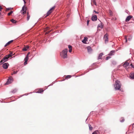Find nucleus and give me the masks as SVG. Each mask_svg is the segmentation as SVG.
<instances>
[{"mask_svg":"<svg viewBox=\"0 0 134 134\" xmlns=\"http://www.w3.org/2000/svg\"><path fill=\"white\" fill-rule=\"evenodd\" d=\"M13 81L12 77H9L7 80V81L5 84V85H7L11 83Z\"/></svg>","mask_w":134,"mask_h":134,"instance_id":"nucleus-4","label":"nucleus"},{"mask_svg":"<svg viewBox=\"0 0 134 134\" xmlns=\"http://www.w3.org/2000/svg\"><path fill=\"white\" fill-rule=\"evenodd\" d=\"M99 132L98 130H96L92 134H99Z\"/></svg>","mask_w":134,"mask_h":134,"instance_id":"nucleus-19","label":"nucleus"},{"mask_svg":"<svg viewBox=\"0 0 134 134\" xmlns=\"http://www.w3.org/2000/svg\"><path fill=\"white\" fill-rule=\"evenodd\" d=\"M27 8L25 7V5H24L22 7V10L21 11V12L23 14H25L26 13V10Z\"/></svg>","mask_w":134,"mask_h":134,"instance_id":"nucleus-5","label":"nucleus"},{"mask_svg":"<svg viewBox=\"0 0 134 134\" xmlns=\"http://www.w3.org/2000/svg\"><path fill=\"white\" fill-rule=\"evenodd\" d=\"M110 58H111V57H109H109H106L105 59H106V60H107L109 59H110Z\"/></svg>","mask_w":134,"mask_h":134,"instance_id":"nucleus-32","label":"nucleus"},{"mask_svg":"<svg viewBox=\"0 0 134 134\" xmlns=\"http://www.w3.org/2000/svg\"><path fill=\"white\" fill-rule=\"evenodd\" d=\"M109 13H110V15H112V12H111V11H109Z\"/></svg>","mask_w":134,"mask_h":134,"instance_id":"nucleus-43","label":"nucleus"},{"mask_svg":"<svg viewBox=\"0 0 134 134\" xmlns=\"http://www.w3.org/2000/svg\"><path fill=\"white\" fill-rule=\"evenodd\" d=\"M115 53V51L114 50L111 51L109 54L108 55L110 56L113 55Z\"/></svg>","mask_w":134,"mask_h":134,"instance_id":"nucleus-11","label":"nucleus"},{"mask_svg":"<svg viewBox=\"0 0 134 134\" xmlns=\"http://www.w3.org/2000/svg\"><path fill=\"white\" fill-rule=\"evenodd\" d=\"M13 74H12V75H13Z\"/></svg>","mask_w":134,"mask_h":134,"instance_id":"nucleus-49","label":"nucleus"},{"mask_svg":"<svg viewBox=\"0 0 134 134\" xmlns=\"http://www.w3.org/2000/svg\"><path fill=\"white\" fill-rule=\"evenodd\" d=\"M130 66H131V67L132 68H134V66H133V65L132 64V63H131L130 64Z\"/></svg>","mask_w":134,"mask_h":134,"instance_id":"nucleus-40","label":"nucleus"},{"mask_svg":"<svg viewBox=\"0 0 134 134\" xmlns=\"http://www.w3.org/2000/svg\"><path fill=\"white\" fill-rule=\"evenodd\" d=\"M9 65L8 63H5L3 64L2 66L4 69H6L8 68Z\"/></svg>","mask_w":134,"mask_h":134,"instance_id":"nucleus-9","label":"nucleus"},{"mask_svg":"<svg viewBox=\"0 0 134 134\" xmlns=\"http://www.w3.org/2000/svg\"><path fill=\"white\" fill-rule=\"evenodd\" d=\"M11 21L12 23H15L16 22V21L13 19H12L11 20Z\"/></svg>","mask_w":134,"mask_h":134,"instance_id":"nucleus-28","label":"nucleus"},{"mask_svg":"<svg viewBox=\"0 0 134 134\" xmlns=\"http://www.w3.org/2000/svg\"><path fill=\"white\" fill-rule=\"evenodd\" d=\"M27 20H29L30 17V15H29L28 12H27Z\"/></svg>","mask_w":134,"mask_h":134,"instance_id":"nucleus-22","label":"nucleus"},{"mask_svg":"<svg viewBox=\"0 0 134 134\" xmlns=\"http://www.w3.org/2000/svg\"><path fill=\"white\" fill-rule=\"evenodd\" d=\"M132 39V36H130V37L129 38H128V40L129 41H130Z\"/></svg>","mask_w":134,"mask_h":134,"instance_id":"nucleus-34","label":"nucleus"},{"mask_svg":"<svg viewBox=\"0 0 134 134\" xmlns=\"http://www.w3.org/2000/svg\"><path fill=\"white\" fill-rule=\"evenodd\" d=\"M72 49H70L69 50V52H72Z\"/></svg>","mask_w":134,"mask_h":134,"instance_id":"nucleus-41","label":"nucleus"},{"mask_svg":"<svg viewBox=\"0 0 134 134\" xmlns=\"http://www.w3.org/2000/svg\"><path fill=\"white\" fill-rule=\"evenodd\" d=\"M11 8H7L6 9V11H7L8 10H10L11 9Z\"/></svg>","mask_w":134,"mask_h":134,"instance_id":"nucleus-37","label":"nucleus"},{"mask_svg":"<svg viewBox=\"0 0 134 134\" xmlns=\"http://www.w3.org/2000/svg\"><path fill=\"white\" fill-rule=\"evenodd\" d=\"M87 49L88 52H90L92 51L91 47L90 46L88 47Z\"/></svg>","mask_w":134,"mask_h":134,"instance_id":"nucleus-14","label":"nucleus"},{"mask_svg":"<svg viewBox=\"0 0 134 134\" xmlns=\"http://www.w3.org/2000/svg\"><path fill=\"white\" fill-rule=\"evenodd\" d=\"M125 42H127V39L126 36L125 37Z\"/></svg>","mask_w":134,"mask_h":134,"instance_id":"nucleus-39","label":"nucleus"},{"mask_svg":"<svg viewBox=\"0 0 134 134\" xmlns=\"http://www.w3.org/2000/svg\"><path fill=\"white\" fill-rule=\"evenodd\" d=\"M30 54V52H29L27 54L25 58H27V59H28V55L29 54Z\"/></svg>","mask_w":134,"mask_h":134,"instance_id":"nucleus-31","label":"nucleus"},{"mask_svg":"<svg viewBox=\"0 0 134 134\" xmlns=\"http://www.w3.org/2000/svg\"><path fill=\"white\" fill-rule=\"evenodd\" d=\"M13 41V40H11L9 41L4 46V47H5L6 46H7L8 45H9V44L10 43H11V42H12Z\"/></svg>","mask_w":134,"mask_h":134,"instance_id":"nucleus-17","label":"nucleus"},{"mask_svg":"<svg viewBox=\"0 0 134 134\" xmlns=\"http://www.w3.org/2000/svg\"><path fill=\"white\" fill-rule=\"evenodd\" d=\"M67 16H68V17H69V15H67Z\"/></svg>","mask_w":134,"mask_h":134,"instance_id":"nucleus-48","label":"nucleus"},{"mask_svg":"<svg viewBox=\"0 0 134 134\" xmlns=\"http://www.w3.org/2000/svg\"><path fill=\"white\" fill-rule=\"evenodd\" d=\"M131 18V17L130 15L128 16L126 19L125 21L126 22L128 21Z\"/></svg>","mask_w":134,"mask_h":134,"instance_id":"nucleus-12","label":"nucleus"},{"mask_svg":"<svg viewBox=\"0 0 134 134\" xmlns=\"http://www.w3.org/2000/svg\"><path fill=\"white\" fill-rule=\"evenodd\" d=\"M98 27H100L101 28H102V26L101 25H98Z\"/></svg>","mask_w":134,"mask_h":134,"instance_id":"nucleus-36","label":"nucleus"},{"mask_svg":"<svg viewBox=\"0 0 134 134\" xmlns=\"http://www.w3.org/2000/svg\"><path fill=\"white\" fill-rule=\"evenodd\" d=\"M68 51V49H65L62 51L60 53L61 57L64 58H66L67 57V54Z\"/></svg>","mask_w":134,"mask_h":134,"instance_id":"nucleus-1","label":"nucleus"},{"mask_svg":"<svg viewBox=\"0 0 134 134\" xmlns=\"http://www.w3.org/2000/svg\"><path fill=\"white\" fill-rule=\"evenodd\" d=\"M29 48V47L28 46H27L23 48L22 50L24 51H26Z\"/></svg>","mask_w":134,"mask_h":134,"instance_id":"nucleus-16","label":"nucleus"},{"mask_svg":"<svg viewBox=\"0 0 134 134\" xmlns=\"http://www.w3.org/2000/svg\"><path fill=\"white\" fill-rule=\"evenodd\" d=\"M2 9V8L1 7V5H0V11H1V9Z\"/></svg>","mask_w":134,"mask_h":134,"instance_id":"nucleus-44","label":"nucleus"},{"mask_svg":"<svg viewBox=\"0 0 134 134\" xmlns=\"http://www.w3.org/2000/svg\"><path fill=\"white\" fill-rule=\"evenodd\" d=\"M92 2H93V3H94V4L96 5H97V3L96 2V1L95 0H92Z\"/></svg>","mask_w":134,"mask_h":134,"instance_id":"nucleus-27","label":"nucleus"},{"mask_svg":"<svg viewBox=\"0 0 134 134\" xmlns=\"http://www.w3.org/2000/svg\"><path fill=\"white\" fill-rule=\"evenodd\" d=\"M13 13V11H11L9 13H8V15H10L12 14Z\"/></svg>","mask_w":134,"mask_h":134,"instance_id":"nucleus-30","label":"nucleus"},{"mask_svg":"<svg viewBox=\"0 0 134 134\" xmlns=\"http://www.w3.org/2000/svg\"><path fill=\"white\" fill-rule=\"evenodd\" d=\"M91 19L93 21H96L97 20V16L96 15L93 16L91 18Z\"/></svg>","mask_w":134,"mask_h":134,"instance_id":"nucleus-10","label":"nucleus"},{"mask_svg":"<svg viewBox=\"0 0 134 134\" xmlns=\"http://www.w3.org/2000/svg\"><path fill=\"white\" fill-rule=\"evenodd\" d=\"M49 31L47 32H46V34H48L49 33Z\"/></svg>","mask_w":134,"mask_h":134,"instance_id":"nucleus-46","label":"nucleus"},{"mask_svg":"<svg viewBox=\"0 0 134 134\" xmlns=\"http://www.w3.org/2000/svg\"><path fill=\"white\" fill-rule=\"evenodd\" d=\"M89 20H87V25H88V24H89Z\"/></svg>","mask_w":134,"mask_h":134,"instance_id":"nucleus-38","label":"nucleus"},{"mask_svg":"<svg viewBox=\"0 0 134 134\" xmlns=\"http://www.w3.org/2000/svg\"><path fill=\"white\" fill-rule=\"evenodd\" d=\"M9 58V57H7V56L6 55L5 57H4L2 59L1 61L0 62V64H1L5 62H6L8 58Z\"/></svg>","mask_w":134,"mask_h":134,"instance_id":"nucleus-3","label":"nucleus"},{"mask_svg":"<svg viewBox=\"0 0 134 134\" xmlns=\"http://www.w3.org/2000/svg\"><path fill=\"white\" fill-rule=\"evenodd\" d=\"M55 8V7H52L51 8L47 13V15L46 16H48L50 13H51L52 12V11H51L52 10L54 9Z\"/></svg>","mask_w":134,"mask_h":134,"instance_id":"nucleus-8","label":"nucleus"},{"mask_svg":"<svg viewBox=\"0 0 134 134\" xmlns=\"http://www.w3.org/2000/svg\"><path fill=\"white\" fill-rule=\"evenodd\" d=\"M87 38L86 37H84V39L82 41V42L84 43H86V42L87 41Z\"/></svg>","mask_w":134,"mask_h":134,"instance_id":"nucleus-13","label":"nucleus"},{"mask_svg":"<svg viewBox=\"0 0 134 134\" xmlns=\"http://www.w3.org/2000/svg\"><path fill=\"white\" fill-rule=\"evenodd\" d=\"M130 77L131 79H134V73L132 72L131 73Z\"/></svg>","mask_w":134,"mask_h":134,"instance_id":"nucleus-15","label":"nucleus"},{"mask_svg":"<svg viewBox=\"0 0 134 134\" xmlns=\"http://www.w3.org/2000/svg\"><path fill=\"white\" fill-rule=\"evenodd\" d=\"M68 47V48L69 49H72V46H70V45H69Z\"/></svg>","mask_w":134,"mask_h":134,"instance_id":"nucleus-35","label":"nucleus"},{"mask_svg":"<svg viewBox=\"0 0 134 134\" xmlns=\"http://www.w3.org/2000/svg\"><path fill=\"white\" fill-rule=\"evenodd\" d=\"M94 12H95V13H97V14H98L99 13V12H96V11H95V10H94Z\"/></svg>","mask_w":134,"mask_h":134,"instance_id":"nucleus-42","label":"nucleus"},{"mask_svg":"<svg viewBox=\"0 0 134 134\" xmlns=\"http://www.w3.org/2000/svg\"><path fill=\"white\" fill-rule=\"evenodd\" d=\"M18 71H14L13 72V74H17V73L18 72Z\"/></svg>","mask_w":134,"mask_h":134,"instance_id":"nucleus-33","label":"nucleus"},{"mask_svg":"<svg viewBox=\"0 0 134 134\" xmlns=\"http://www.w3.org/2000/svg\"><path fill=\"white\" fill-rule=\"evenodd\" d=\"M71 77V75H67L66 76V78L69 79V78H70Z\"/></svg>","mask_w":134,"mask_h":134,"instance_id":"nucleus-29","label":"nucleus"},{"mask_svg":"<svg viewBox=\"0 0 134 134\" xmlns=\"http://www.w3.org/2000/svg\"><path fill=\"white\" fill-rule=\"evenodd\" d=\"M130 63H129L128 62L126 61L125 62L124 64L123 65V66L126 69L128 68H129L130 65H129Z\"/></svg>","mask_w":134,"mask_h":134,"instance_id":"nucleus-6","label":"nucleus"},{"mask_svg":"<svg viewBox=\"0 0 134 134\" xmlns=\"http://www.w3.org/2000/svg\"><path fill=\"white\" fill-rule=\"evenodd\" d=\"M115 81V84L114 85V87L115 90H119L121 87V84L119 81L116 80Z\"/></svg>","mask_w":134,"mask_h":134,"instance_id":"nucleus-2","label":"nucleus"},{"mask_svg":"<svg viewBox=\"0 0 134 134\" xmlns=\"http://www.w3.org/2000/svg\"><path fill=\"white\" fill-rule=\"evenodd\" d=\"M23 0V1L24 2V4H25L26 3L25 1V0Z\"/></svg>","mask_w":134,"mask_h":134,"instance_id":"nucleus-45","label":"nucleus"},{"mask_svg":"<svg viewBox=\"0 0 134 134\" xmlns=\"http://www.w3.org/2000/svg\"><path fill=\"white\" fill-rule=\"evenodd\" d=\"M113 81H114V80L113 79Z\"/></svg>","mask_w":134,"mask_h":134,"instance_id":"nucleus-50","label":"nucleus"},{"mask_svg":"<svg viewBox=\"0 0 134 134\" xmlns=\"http://www.w3.org/2000/svg\"><path fill=\"white\" fill-rule=\"evenodd\" d=\"M103 55V54L102 53H100L99 55V56L98 57V59H101V57Z\"/></svg>","mask_w":134,"mask_h":134,"instance_id":"nucleus-20","label":"nucleus"},{"mask_svg":"<svg viewBox=\"0 0 134 134\" xmlns=\"http://www.w3.org/2000/svg\"><path fill=\"white\" fill-rule=\"evenodd\" d=\"M124 120H125L124 118H122L120 120V121L121 122H123L124 121Z\"/></svg>","mask_w":134,"mask_h":134,"instance_id":"nucleus-26","label":"nucleus"},{"mask_svg":"<svg viewBox=\"0 0 134 134\" xmlns=\"http://www.w3.org/2000/svg\"><path fill=\"white\" fill-rule=\"evenodd\" d=\"M28 60V59H27V58H25L24 59V60L25 62L24 63V65H26V64H27V62Z\"/></svg>","mask_w":134,"mask_h":134,"instance_id":"nucleus-18","label":"nucleus"},{"mask_svg":"<svg viewBox=\"0 0 134 134\" xmlns=\"http://www.w3.org/2000/svg\"><path fill=\"white\" fill-rule=\"evenodd\" d=\"M114 2H115L116 1V0H112Z\"/></svg>","mask_w":134,"mask_h":134,"instance_id":"nucleus-47","label":"nucleus"},{"mask_svg":"<svg viewBox=\"0 0 134 134\" xmlns=\"http://www.w3.org/2000/svg\"><path fill=\"white\" fill-rule=\"evenodd\" d=\"M17 91V90L16 89H14L11 91V92L13 93L16 92Z\"/></svg>","mask_w":134,"mask_h":134,"instance_id":"nucleus-23","label":"nucleus"},{"mask_svg":"<svg viewBox=\"0 0 134 134\" xmlns=\"http://www.w3.org/2000/svg\"><path fill=\"white\" fill-rule=\"evenodd\" d=\"M104 38L105 39V43H107L108 41V35L107 34H106L104 36Z\"/></svg>","mask_w":134,"mask_h":134,"instance_id":"nucleus-7","label":"nucleus"},{"mask_svg":"<svg viewBox=\"0 0 134 134\" xmlns=\"http://www.w3.org/2000/svg\"><path fill=\"white\" fill-rule=\"evenodd\" d=\"M43 90L40 89L38 91V92H37V93H40L42 92H43Z\"/></svg>","mask_w":134,"mask_h":134,"instance_id":"nucleus-24","label":"nucleus"},{"mask_svg":"<svg viewBox=\"0 0 134 134\" xmlns=\"http://www.w3.org/2000/svg\"><path fill=\"white\" fill-rule=\"evenodd\" d=\"M13 53H10V54L7 55L6 56H7V57H9V58L10 57H12V56H13Z\"/></svg>","mask_w":134,"mask_h":134,"instance_id":"nucleus-21","label":"nucleus"},{"mask_svg":"<svg viewBox=\"0 0 134 134\" xmlns=\"http://www.w3.org/2000/svg\"><path fill=\"white\" fill-rule=\"evenodd\" d=\"M87 120V119H86V120Z\"/></svg>","mask_w":134,"mask_h":134,"instance_id":"nucleus-51","label":"nucleus"},{"mask_svg":"<svg viewBox=\"0 0 134 134\" xmlns=\"http://www.w3.org/2000/svg\"><path fill=\"white\" fill-rule=\"evenodd\" d=\"M88 126H89V127L90 130H92V129H93L92 127L91 126V125L90 124H88Z\"/></svg>","mask_w":134,"mask_h":134,"instance_id":"nucleus-25","label":"nucleus"}]
</instances>
